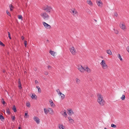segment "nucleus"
I'll use <instances>...</instances> for the list:
<instances>
[{
	"label": "nucleus",
	"instance_id": "nucleus-1",
	"mask_svg": "<svg viewBox=\"0 0 129 129\" xmlns=\"http://www.w3.org/2000/svg\"><path fill=\"white\" fill-rule=\"evenodd\" d=\"M98 102L102 106L104 105V101L103 99V97L100 94L98 93L97 94Z\"/></svg>",
	"mask_w": 129,
	"mask_h": 129
},
{
	"label": "nucleus",
	"instance_id": "nucleus-2",
	"mask_svg": "<svg viewBox=\"0 0 129 129\" xmlns=\"http://www.w3.org/2000/svg\"><path fill=\"white\" fill-rule=\"evenodd\" d=\"M77 68L81 72H83L84 71H86L87 72H88V69H88V67H85L84 68H83L82 66L81 65L79 66Z\"/></svg>",
	"mask_w": 129,
	"mask_h": 129
},
{
	"label": "nucleus",
	"instance_id": "nucleus-3",
	"mask_svg": "<svg viewBox=\"0 0 129 129\" xmlns=\"http://www.w3.org/2000/svg\"><path fill=\"white\" fill-rule=\"evenodd\" d=\"M41 15L43 18V19L45 20H48L49 18V16L45 12L42 13Z\"/></svg>",
	"mask_w": 129,
	"mask_h": 129
},
{
	"label": "nucleus",
	"instance_id": "nucleus-4",
	"mask_svg": "<svg viewBox=\"0 0 129 129\" xmlns=\"http://www.w3.org/2000/svg\"><path fill=\"white\" fill-rule=\"evenodd\" d=\"M101 64L103 67V68L104 69H106L108 67L107 65L106 64L104 60H102L101 63Z\"/></svg>",
	"mask_w": 129,
	"mask_h": 129
},
{
	"label": "nucleus",
	"instance_id": "nucleus-5",
	"mask_svg": "<svg viewBox=\"0 0 129 129\" xmlns=\"http://www.w3.org/2000/svg\"><path fill=\"white\" fill-rule=\"evenodd\" d=\"M119 26L121 29L123 30L126 29V26L123 22H120L119 24Z\"/></svg>",
	"mask_w": 129,
	"mask_h": 129
},
{
	"label": "nucleus",
	"instance_id": "nucleus-6",
	"mask_svg": "<svg viewBox=\"0 0 129 129\" xmlns=\"http://www.w3.org/2000/svg\"><path fill=\"white\" fill-rule=\"evenodd\" d=\"M70 51L71 52L72 54L73 55H75L76 53V51L75 49V48L73 47H72L70 49Z\"/></svg>",
	"mask_w": 129,
	"mask_h": 129
},
{
	"label": "nucleus",
	"instance_id": "nucleus-7",
	"mask_svg": "<svg viewBox=\"0 0 129 129\" xmlns=\"http://www.w3.org/2000/svg\"><path fill=\"white\" fill-rule=\"evenodd\" d=\"M51 9V7L48 6H46V8L45 9V8H44V10L47 12H50Z\"/></svg>",
	"mask_w": 129,
	"mask_h": 129
},
{
	"label": "nucleus",
	"instance_id": "nucleus-8",
	"mask_svg": "<svg viewBox=\"0 0 129 129\" xmlns=\"http://www.w3.org/2000/svg\"><path fill=\"white\" fill-rule=\"evenodd\" d=\"M43 24L45 28H47L50 29L51 28V26L46 23L45 22H43Z\"/></svg>",
	"mask_w": 129,
	"mask_h": 129
},
{
	"label": "nucleus",
	"instance_id": "nucleus-9",
	"mask_svg": "<svg viewBox=\"0 0 129 129\" xmlns=\"http://www.w3.org/2000/svg\"><path fill=\"white\" fill-rule=\"evenodd\" d=\"M96 3L97 5L99 7H101L102 5V3L100 0H97Z\"/></svg>",
	"mask_w": 129,
	"mask_h": 129
},
{
	"label": "nucleus",
	"instance_id": "nucleus-10",
	"mask_svg": "<svg viewBox=\"0 0 129 129\" xmlns=\"http://www.w3.org/2000/svg\"><path fill=\"white\" fill-rule=\"evenodd\" d=\"M34 118L35 121H36L37 124H39L40 122V119L38 117L36 116H35L34 117Z\"/></svg>",
	"mask_w": 129,
	"mask_h": 129
},
{
	"label": "nucleus",
	"instance_id": "nucleus-11",
	"mask_svg": "<svg viewBox=\"0 0 129 129\" xmlns=\"http://www.w3.org/2000/svg\"><path fill=\"white\" fill-rule=\"evenodd\" d=\"M18 87L19 89H21L22 88V87L21 86V84L20 82V79H19L18 80Z\"/></svg>",
	"mask_w": 129,
	"mask_h": 129
},
{
	"label": "nucleus",
	"instance_id": "nucleus-12",
	"mask_svg": "<svg viewBox=\"0 0 129 129\" xmlns=\"http://www.w3.org/2000/svg\"><path fill=\"white\" fill-rule=\"evenodd\" d=\"M68 111L67 112V113L70 115H71L72 114H74V112L72 110V109L69 110H68Z\"/></svg>",
	"mask_w": 129,
	"mask_h": 129
},
{
	"label": "nucleus",
	"instance_id": "nucleus-13",
	"mask_svg": "<svg viewBox=\"0 0 129 129\" xmlns=\"http://www.w3.org/2000/svg\"><path fill=\"white\" fill-rule=\"evenodd\" d=\"M48 111L49 113L51 114H52L53 112L52 109L50 108H49L48 109Z\"/></svg>",
	"mask_w": 129,
	"mask_h": 129
},
{
	"label": "nucleus",
	"instance_id": "nucleus-14",
	"mask_svg": "<svg viewBox=\"0 0 129 129\" xmlns=\"http://www.w3.org/2000/svg\"><path fill=\"white\" fill-rule=\"evenodd\" d=\"M50 103V104L52 107H54L55 106V104L53 103V101L52 100L49 101Z\"/></svg>",
	"mask_w": 129,
	"mask_h": 129
},
{
	"label": "nucleus",
	"instance_id": "nucleus-15",
	"mask_svg": "<svg viewBox=\"0 0 129 129\" xmlns=\"http://www.w3.org/2000/svg\"><path fill=\"white\" fill-rule=\"evenodd\" d=\"M70 12L72 13H73V14H76L77 13V11L76 10H75L74 9V10H70ZM73 15H74V14H73Z\"/></svg>",
	"mask_w": 129,
	"mask_h": 129
},
{
	"label": "nucleus",
	"instance_id": "nucleus-16",
	"mask_svg": "<svg viewBox=\"0 0 129 129\" xmlns=\"http://www.w3.org/2000/svg\"><path fill=\"white\" fill-rule=\"evenodd\" d=\"M60 95L61 96L62 99H63L65 98V95L61 92L60 93Z\"/></svg>",
	"mask_w": 129,
	"mask_h": 129
},
{
	"label": "nucleus",
	"instance_id": "nucleus-17",
	"mask_svg": "<svg viewBox=\"0 0 129 129\" xmlns=\"http://www.w3.org/2000/svg\"><path fill=\"white\" fill-rule=\"evenodd\" d=\"M61 114H62V115L64 117H65L66 118L67 117V114L66 112V111L65 110H64V112H63V113Z\"/></svg>",
	"mask_w": 129,
	"mask_h": 129
},
{
	"label": "nucleus",
	"instance_id": "nucleus-18",
	"mask_svg": "<svg viewBox=\"0 0 129 129\" xmlns=\"http://www.w3.org/2000/svg\"><path fill=\"white\" fill-rule=\"evenodd\" d=\"M12 109L14 112H17L16 108L15 105H14L13 106Z\"/></svg>",
	"mask_w": 129,
	"mask_h": 129
},
{
	"label": "nucleus",
	"instance_id": "nucleus-19",
	"mask_svg": "<svg viewBox=\"0 0 129 129\" xmlns=\"http://www.w3.org/2000/svg\"><path fill=\"white\" fill-rule=\"evenodd\" d=\"M0 119L2 121H4L5 118L4 116L0 114Z\"/></svg>",
	"mask_w": 129,
	"mask_h": 129
},
{
	"label": "nucleus",
	"instance_id": "nucleus-20",
	"mask_svg": "<svg viewBox=\"0 0 129 129\" xmlns=\"http://www.w3.org/2000/svg\"><path fill=\"white\" fill-rule=\"evenodd\" d=\"M49 53L51 54V55H52L53 56H54L55 53L54 51H53L51 50L49 52Z\"/></svg>",
	"mask_w": 129,
	"mask_h": 129
},
{
	"label": "nucleus",
	"instance_id": "nucleus-21",
	"mask_svg": "<svg viewBox=\"0 0 129 129\" xmlns=\"http://www.w3.org/2000/svg\"><path fill=\"white\" fill-rule=\"evenodd\" d=\"M9 7L10 8V10L11 11H12L13 10V8H14L13 6L12 5L10 4L9 5Z\"/></svg>",
	"mask_w": 129,
	"mask_h": 129
},
{
	"label": "nucleus",
	"instance_id": "nucleus-22",
	"mask_svg": "<svg viewBox=\"0 0 129 129\" xmlns=\"http://www.w3.org/2000/svg\"><path fill=\"white\" fill-rule=\"evenodd\" d=\"M31 97L32 99H36L37 96L35 94H33L31 96Z\"/></svg>",
	"mask_w": 129,
	"mask_h": 129
},
{
	"label": "nucleus",
	"instance_id": "nucleus-23",
	"mask_svg": "<svg viewBox=\"0 0 129 129\" xmlns=\"http://www.w3.org/2000/svg\"><path fill=\"white\" fill-rule=\"evenodd\" d=\"M117 56L121 61H122V59L121 58V57L120 54H118L117 55Z\"/></svg>",
	"mask_w": 129,
	"mask_h": 129
},
{
	"label": "nucleus",
	"instance_id": "nucleus-24",
	"mask_svg": "<svg viewBox=\"0 0 129 129\" xmlns=\"http://www.w3.org/2000/svg\"><path fill=\"white\" fill-rule=\"evenodd\" d=\"M6 112L9 115H10V112L9 111V108L6 109Z\"/></svg>",
	"mask_w": 129,
	"mask_h": 129
},
{
	"label": "nucleus",
	"instance_id": "nucleus-25",
	"mask_svg": "<svg viewBox=\"0 0 129 129\" xmlns=\"http://www.w3.org/2000/svg\"><path fill=\"white\" fill-rule=\"evenodd\" d=\"M107 52L108 54L109 55H111L112 54L111 51L110 50H108L107 51Z\"/></svg>",
	"mask_w": 129,
	"mask_h": 129
},
{
	"label": "nucleus",
	"instance_id": "nucleus-26",
	"mask_svg": "<svg viewBox=\"0 0 129 129\" xmlns=\"http://www.w3.org/2000/svg\"><path fill=\"white\" fill-rule=\"evenodd\" d=\"M125 96L124 95H122V96L121 98V99L122 100H124L125 99Z\"/></svg>",
	"mask_w": 129,
	"mask_h": 129
},
{
	"label": "nucleus",
	"instance_id": "nucleus-27",
	"mask_svg": "<svg viewBox=\"0 0 129 129\" xmlns=\"http://www.w3.org/2000/svg\"><path fill=\"white\" fill-rule=\"evenodd\" d=\"M44 111L45 113L46 114H47L48 113V110L47 111L46 108H44Z\"/></svg>",
	"mask_w": 129,
	"mask_h": 129
},
{
	"label": "nucleus",
	"instance_id": "nucleus-28",
	"mask_svg": "<svg viewBox=\"0 0 129 129\" xmlns=\"http://www.w3.org/2000/svg\"><path fill=\"white\" fill-rule=\"evenodd\" d=\"M113 30L114 31V32L116 34H118L119 32L118 30H115L114 28Z\"/></svg>",
	"mask_w": 129,
	"mask_h": 129
},
{
	"label": "nucleus",
	"instance_id": "nucleus-29",
	"mask_svg": "<svg viewBox=\"0 0 129 129\" xmlns=\"http://www.w3.org/2000/svg\"><path fill=\"white\" fill-rule=\"evenodd\" d=\"M8 37L10 39H11L12 38L11 37L9 31L8 32Z\"/></svg>",
	"mask_w": 129,
	"mask_h": 129
},
{
	"label": "nucleus",
	"instance_id": "nucleus-30",
	"mask_svg": "<svg viewBox=\"0 0 129 129\" xmlns=\"http://www.w3.org/2000/svg\"><path fill=\"white\" fill-rule=\"evenodd\" d=\"M59 128L60 129H61V128H62V129H64V128L63 127V126L62 125H59Z\"/></svg>",
	"mask_w": 129,
	"mask_h": 129
},
{
	"label": "nucleus",
	"instance_id": "nucleus-31",
	"mask_svg": "<svg viewBox=\"0 0 129 129\" xmlns=\"http://www.w3.org/2000/svg\"><path fill=\"white\" fill-rule=\"evenodd\" d=\"M24 44L25 46V47H26L27 45V42L26 41H25L24 42Z\"/></svg>",
	"mask_w": 129,
	"mask_h": 129
},
{
	"label": "nucleus",
	"instance_id": "nucleus-32",
	"mask_svg": "<svg viewBox=\"0 0 129 129\" xmlns=\"http://www.w3.org/2000/svg\"><path fill=\"white\" fill-rule=\"evenodd\" d=\"M18 18L19 19H22V17L21 15H18Z\"/></svg>",
	"mask_w": 129,
	"mask_h": 129
},
{
	"label": "nucleus",
	"instance_id": "nucleus-33",
	"mask_svg": "<svg viewBox=\"0 0 129 129\" xmlns=\"http://www.w3.org/2000/svg\"><path fill=\"white\" fill-rule=\"evenodd\" d=\"M111 126L113 128H115L116 127V125L114 124H112L111 125Z\"/></svg>",
	"mask_w": 129,
	"mask_h": 129
},
{
	"label": "nucleus",
	"instance_id": "nucleus-34",
	"mask_svg": "<svg viewBox=\"0 0 129 129\" xmlns=\"http://www.w3.org/2000/svg\"><path fill=\"white\" fill-rule=\"evenodd\" d=\"M0 45L3 46H4L5 45L2 42L0 41Z\"/></svg>",
	"mask_w": 129,
	"mask_h": 129
},
{
	"label": "nucleus",
	"instance_id": "nucleus-35",
	"mask_svg": "<svg viewBox=\"0 0 129 129\" xmlns=\"http://www.w3.org/2000/svg\"><path fill=\"white\" fill-rule=\"evenodd\" d=\"M69 121L70 123H73L74 122V121L72 119H71L69 120Z\"/></svg>",
	"mask_w": 129,
	"mask_h": 129
},
{
	"label": "nucleus",
	"instance_id": "nucleus-36",
	"mask_svg": "<svg viewBox=\"0 0 129 129\" xmlns=\"http://www.w3.org/2000/svg\"><path fill=\"white\" fill-rule=\"evenodd\" d=\"M12 116V120H13V121L15 120V119L16 118L15 117V116Z\"/></svg>",
	"mask_w": 129,
	"mask_h": 129
},
{
	"label": "nucleus",
	"instance_id": "nucleus-37",
	"mask_svg": "<svg viewBox=\"0 0 129 129\" xmlns=\"http://www.w3.org/2000/svg\"><path fill=\"white\" fill-rule=\"evenodd\" d=\"M56 91L57 92L58 94H59L61 92L59 90V89H57L56 90Z\"/></svg>",
	"mask_w": 129,
	"mask_h": 129
},
{
	"label": "nucleus",
	"instance_id": "nucleus-38",
	"mask_svg": "<svg viewBox=\"0 0 129 129\" xmlns=\"http://www.w3.org/2000/svg\"><path fill=\"white\" fill-rule=\"evenodd\" d=\"M76 83H78L80 81L79 79L77 78H76Z\"/></svg>",
	"mask_w": 129,
	"mask_h": 129
},
{
	"label": "nucleus",
	"instance_id": "nucleus-39",
	"mask_svg": "<svg viewBox=\"0 0 129 129\" xmlns=\"http://www.w3.org/2000/svg\"><path fill=\"white\" fill-rule=\"evenodd\" d=\"M26 106L27 107H30V104L29 103H27L26 104Z\"/></svg>",
	"mask_w": 129,
	"mask_h": 129
},
{
	"label": "nucleus",
	"instance_id": "nucleus-40",
	"mask_svg": "<svg viewBox=\"0 0 129 129\" xmlns=\"http://www.w3.org/2000/svg\"><path fill=\"white\" fill-rule=\"evenodd\" d=\"M3 101H2V103L4 105L6 103L5 102L4 100V99H2Z\"/></svg>",
	"mask_w": 129,
	"mask_h": 129
},
{
	"label": "nucleus",
	"instance_id": "nucleus-41",
	"mask_svg": "<svg viewBox=\"0 0 129 129\" xmlns=\"http://www.w3.org/2000/svg\"><path fill=\"white\" fill-rule=\"evenodd\" d=\"M38 91L39 93L41 92V90L40 87V88H39V89H38Z\"/></svg>",
	"mask_w": 129,
	"mask_h": 129
},
{
	"label": "nucleus",
	"instance_id": "nucleus-42",
	"mask_svg": "<svg viewBox=\"0 0 129 129\" xmlns=\"http://www.w3.org/2000/svg\"><path fill=\"white\" fill-rule=\"evenodd\" d=\"M6 13L9 16H10V14L9 12L8 11V10H7L6 11Z\"/></svg>",
	"mask_w": 129,
	"mask_h": 129
},
{
	"label": "nucleus",
	"instance_id": "nucleus-43",
	"mask_svg": "<svg viewBox=\"0 0 129 129\" xmlns=\"http://www.w3.org/2000/svg\"><path fill=\"white\" fill-rule=\"evenodd\" d=\"M89 5H92V4L90 0H89Z\"/></svg>",
	"mask_w": 129,
	"mask_h": 129
},
{
	"label": "nucleus",
	"instance_id": "nucleus-44",
	"mask_svg": "<svg viewBox=\"0 0 129 129\" xmlns=\"http://www.w3.org/2000/svg\"><path fill=\"white\" fill-rule=\"evenodd\" d=\"M114 16L116 17H117V14L116 12H115L114 13Z\"/></svg>",
	"mask_w": 129,
	"mask_h": 129
},
{
	"label": "nucleus",
	"instance_id": "nucleus-45",
	"mask_svg": "<svg viewBox=\"0 0 129 129\" xmlns=\"http://www.w3.org/2000/svg\"><path fill=\"white\" fill-rule=\"evenodd\" d=\"M51 67L50 66H48V68L49 69H51Z\"/></svg>",
	"mask_w": 129,
	"mask_h": 129
},
{
	"label": "nucleus",
	"instance_id": "nucleus-46",
	"mask_svg": "<svg viewBox=\"0 0 129 129\" xmlns=\"http://www.w3.org/2000/svg\"><path fill=\"white\" fill-rule=\"evenodd\" d=\"M44 73L46 75H47L48 74V73L47 72H45Z\"/></svg>",
	"mask_w": 129,
	"mask_h": 129
},
{
	"label": "nucleus",
	"instance_id": "nucleus-47",
	"mask_svg": "<svg viewBox=\"0 0 129 129\" xmlns=\"http://www.w3.org/2000/svg\"><path fill=\"white\" fill-rule=\"evenodd\" d=\"M21 125H19V127L18 128V129H21Z\"/></svg>",
	"mask_w": 129,
	"mask_h": 129
},
{
	"label": "nucleus",
	"instance_id": "nucleus-48",
	"mask_svg": "<svg viewBox=\"0 0 129 129\" xmlns=\"http://www.w3.org/2000/svg\"><path fill=\"white\" fill-rule=\"evenodd\" d=\"M24 37L23 36H22L21 37V39L22 40H23L24 39Z\"/></svg>",
	"mask_w": 129,
	"mask_h": 129
},
{
	"label": "nucleus",
	"instance_id": "nucleus-49",
	"mask_svg": "<svg viewBox=\"0 0 129 129\" xmlns=\"http://www.w3.org/2000/svg\"><path fill=\"white\" fill-rule=\"evenodd\" d=\"M35 82L36 83H37L38 82V81L37 80H35Z\"/></svg>",
	"mask_w": 129,
	"mask_h": 129
},
{
	"label": "nucleus",
	"instance_id": "nucleus-50",
	"mask_svg": "<svg viewBox=\"0 0 129 129\" xmlns=\"http://www.w3.org/2000/svg\"><path fill=\"white\" fill-rule=\"evenodd\" d=\"M68 118L69 119V120L72 119L70 117H68Z\"/></svg>",
	"mask_w": 129,
	"mask_h": 129
},
{
	"label": "nucleus",
	"instance_id": "nucleus-51",
	"mask_svg": "<svg viewBox=\"0 0 129 129\" xmlns=\"http://www.w3.org/2000/svg\"><path fill=\"white\" fill-rule=\"evenodd\" d=\"M27 113H25V116H27Z\"/></svg>",
	"mask_w": 129,
	"mask_h": 129
},
{
	"label": "nucleus",
	"instance_id": "nucleus-52",
	"mask_svg": "<svg viewBox=\"0 0 129 129\" xmlns=\"http://www.w3.org/2000/svg\"><path fill=\"white\" fill-rule=\"evenodd\" d=\"M36 87L38 89H39V88H40V87L38 86H37Z\"/></svg>",
	"mask_w": 129,
	"mask_h": 129
},
{
	"label": "nucleus",
	"instance_id": "nucleus-53",
	"mask_svg": "<svg viewBox=\"0 0 129 129\" xmlns=\"http://www.w3.org/2000/svg\"><path fill=\"white\" fill-rule=\"evenodd\" d=\"M3 73H5L6 72L5 70H4L3 71Z\"/></svg>",
	"mask_w": 129,
	"mask_h": 129
},
{
	"label": "nucleus",
	"instance_id": "nucleus-54",
	"mask_svg": "<svg viewBox=\"0 0 129 129\" xmlns=\"http://www.w3.org/2000/svg\"><path fill=\"white\" fill-rule=\"evenodd\" d=\"M3 112H5V110L3 109Z\"/></svg>",
	"mask_w": 129,
	"mask_h": 129
},
{
	"label": "nucleus",
	"instance_id": "nucleus-55",
	"mask_svg": "<svg viewBox=\"0 0 129 129\" xmlns=\"http://www.w3.org/2000/svg\"><path fill=\"white\" fill-rule=\"evenodd\" d=\"M47 42H49V40H47Z\"/></svg>",
	"mask_w": 129,
	"mask_h": 129
},
{
	"label": "nucleus",
	"instance_id": "nucleus-56",
	"mask_svg": "<svg viewBox=\"0 0 129 129\" xmlns=\"http://www.w3.org/2000/svg\"><path fill=\"white\" fill-rule=\"evenodd\" d=\"M87 3L88 4H89V1H88V0L87 1Z\"/></svg>",
	"mask_w": 129,
	"mask_h": 129
},
{
	"label": "nucleus",
	"instance_id": "nucleus-57",
	"mask_svg": "<svg viewBox=\"0 0 129 129\" xmlns=\"http://www.w3.org/2000/svg\"><path fill=\"white\" fill-rule=\"evenodd\" d=\"M24 74H26V71H25V72H24Z\"/></svg>",
	"mask_w": 129,
	"mask_h": 129
},
{
	"label": "nucleus",
	"instance_id": "nucleus-58",
	"mask_svg": "<svg viewBox=\"0 0 129 129\" xmlns=\"http://www.w3.org/2000/svg\"><path fill=\"white\" fill-rule=\"evenodd\" d=\"M104 129H107V128H106V127H105L104 128Z\"/></svg>",
	"mask_w": 129,
	"mask_h": 129
},
{
	"label": "nucleus",
	"instance_id": "nucleus-59",
	"mask_svg": "<svg viewBox=\"0 0 129 129\" xmlns=\"http://www.w3.org/2000/svg\"><path fill=\"white\" fill-rule=\"evenodd\" d=\"M95 21H96V20H95Z\"/></svg>",
	"mask_w": 129,
	"mask_h": 129
}]
</instances>
